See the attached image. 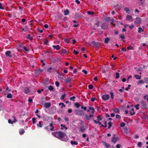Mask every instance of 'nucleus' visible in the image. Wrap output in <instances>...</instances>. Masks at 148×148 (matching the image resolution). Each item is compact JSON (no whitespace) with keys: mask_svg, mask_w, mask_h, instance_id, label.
Instances as JSON below:
<instances>
[{"mask_svg":"<svg viewBox=\"0 0 148 148\" xmlns=\"http://www.w3.org/2000/svg\"><path fill=\"white\" fill-rule=\"evenodd\" d=\"M52 134L53 136L62 141L66 142L68 140V138L65 133L61 132H53Z\"/></svg>","mask_w":148,"mask_h":148,"instance_id":"f257e3e1","label":"nucleus"},{"mask_svg":"<svg viewBox=\"0 0 148 148\" xmlns=\"http://www.w3.org/2000/svg\"><path fill=\"white\" fill-rule=\"evenodd\" d=\"M45 129L48 131L49 130H51V131H53L54 129V127L53 126V123L51 122L49 124V126H46L45 127Z\"/></svg>","mask_w":148,"mask_h":148,"instance_id":"f03ea898","label":"nucleus"},{"mask_svg":"<svg viewBox=\"0 0 148 148\" xmlns=\"http://www.w3.org/2000/svg\"><path fill=\"white\" fill-rule=\"evenodd\" d=\"M89 114V115L88 116L86 114H85L84 116V118L88 121L90 120L91 118L93 119V115L92 114H91L90 113Z\"/></svg>","mask_w":148,"mask_h":148,"instance_id":"7ed1b4c3","label":"nucleus"},{"mask_svg":"<svg viewBox=\"0 0 148 148\" xmlns=\"http://www.w3.org/2000/svg\"><path fill=\"white\" fill-rule=\"evenodd\" d=\"M47 71L50 73H52L56 71V69L52 67H48L47 69Z\"/></svg>","mask_w":148,"mask_h":148,"instance_id":"20e7f679","label":"nucleus"},{"mask_svg":"<svg viewBox=\"0 0 148 148\" xmlns=\"http://www.w3.org/2000/svg\"><path fill=\"white\" fill-rule=\"evenodd\" d=\"M83 17V16L81 14L76 13L74 15V17L77 19H80Z\"/></svg>","mask_w":148,"mask_h":148,"instance_id":"39448f33","label":"nucleus"},{"mask_svg":"<svg viewBox=\"0 0 148 148\" xmlns=\"http://www.w3.org/2000/svg\"><path fill=\"white\" fill-rule=\"evenodd\" d=\"M142 22L141 18L139 17H136V20L134 21V23L135 24H140Z\"/></svg>","mask_w":148,"mask_h":148,"instance_id":"423d86ee","label":"nucleus"},{"mask_svg":"<svg viewBox=\"0 0 148 148\" xmlns=\"http://www.w3.org/2000/svg\"><path fill=\"white\" fill-rule=\"evenodd\" d=\"M142 108H146L147 106L146 102L144 101H141L140 102Z\"/></svg>","mask_w":148,"mask_h":148,"instance_id":"0eeeda50","label":"nucleus"},{"mask_svg":"<svg viewBox=\"0 0 148 148\" xmlns=\"http://www.w3.org/2000/svg\"><path fill=\"white\" fill-rule=\"evenodd\" d=\"M102 99L104 100H106L109 99L110 96L109 95H103L102 97Z\"/></svg>","mask_w":148,"mask_h":148,"instance_id":"6e6552de","label":"nucleus"},{"mask_svg":"<svg viewBox=\"0 0 148 148\" xmlns=\"http://www.w3.org/2000/svg\"><path fill=\"white\" fill-rule=\"evenodd\" d=\"M86 127L85 126H83L79 128V131L80 132H83L86 130Z\"/></svg>","mask_w":148,"mask_h":148,"instance_id":"1a4fd4ad","label":"nucleus"},{"mask_svg":"<svg viewBox=\"0 0 148 148\" xmlns=\"http://www.w3.org/2000/svg\"><path fill=\"white\" fill-rule=\"evenodd\" d=\"M77 114L78 115H84V112L82 110H77L76 111Z\"/></svg>","mask_w":148,"mask_h":148,"instance_id":"9d476101","label":"nucleus"},{"mask_svg":"<svg viewBox=\"0 0 148 148\" xmlns=\"http://www.w3.org/2000/svg\"><path fill=\"white\" fill-rule=\"evenodd\" d=\"M11 52L10 51H6L5 53V55L6 57H8L9 58H11L12 57V56L11 54Z\"/></svg>","mask_w":148,"mask_h":148,"instance_id":"9b49d317","label":"nucleus"},{"mask_svg":"<svg viewBox=\"0 0 148 148\" xmlns=\"http://www.w3.org/2000/svg\"><path fill=\"white\" fill-rule=\"evenodd\" d=\"M126 19L128 21L132 22V17L130 15H127L126 18Z\"/></svg>","mask_w":148,"mask_h":148,"instance_id":"f8f14e48","label":"nucleus"},{"mask_svg":"<svg viewBox=\"0 0 148 148\" xmlns=\"http://www.w3.org/2000/svg\"><path fill=\"white\" fill-rule=\"evenodd\" d=\"M24 93L26 94H28L30 92L29 89L27 87H25L24 88Z\"/></svg>","mask_w":148,"mask_h":148,"instance_id":"ddd939ff","label":"nucleus"},{"mask_svg":"<svg viewBox=\"0 0 148 148\" xmlns=\"http://www.w3.org/2000/svg\"><path fill=\"white\" fill-rule=\"evenodd\" d=\"M91 43L95 47H98L99 46V43L98 42H95V41H92Z\"/></svg>","mask_w":148,"mask_h":148,"instance_id":"4468645a","label":"nucleus"},{"mask_svg":"<svg viewBox=\"0 0 148 148\" xmlns=\"http://www.w3.org/2000/svg\"><path fill=\"white\" fill-rule=\"evenodd\" d=\"M51 106V103L50 102L45 103L44 104V107L46 108H49Z\"/></svg>","mask_w":148,"mask_h":148,"instance_id":"2eb2a0df","label":"nucleus"},{"mask_svg":"<svg viewBox=\"0 0 148 148\" xmlns=\"http://www.w3.org/2000/svg\"><path fill=\"white\" fill-rule=\"evenodd\" d=\"M65 82L66 83H70L72 81V79L68 78L64 80Z\"/></svg>","mask_w":148,"mask_h":148,"instance_id":"dca6fc26","label":"nucleus"},{"mask_svg":"<svg viewBox=\"0 0 148 148\" xmlns=\"http://www.w3.org/2000/svg\"><path fill=\"white\" fill-rule=\"evenodd\" d=\"M89 109H87V112H89L90 111V110H92V111L91 112L92 114H93L95 111V110L94 108L91 107H89Z\"/></svg>","mask_w":148,"mask_h":148,"instance_id":"f3484780","label":"nucleus"},{"mask_svg":"<svg viewBox=\"0 0 148 148\" xmlns=\"http://www.w3.org/2000/svg\"><path fill=\"white\" fill-rule=\"evenodd\" d=\"M52 47L54 49H56L57 50H58L60 49V46L59 45H52Z\"/></svg>","mask_w":148,"mask_h":148,"instance_id":"a211bd4d","label":"nucleus"},{"mask_svg":"<svg viewBox=\"0 0 148 148\" xmlns=\"http://www.w3.org/2000/svg\"><path fill=\"white\" fill-rule=\"evenodd\" d=\"M25 130L23 129H21L19 130V132L20 135H23L25 133Z\"/></svg>","mask_w":148,"mask_h":148,"instance_id":"6ab92c4d","label":"nucleus"},{"mask_svg":"<svg viewBox=\"0 0 148 148\" xmlns=\"http://www.w3.org/2000/svg\"><path fill=\"white\" fill-rule=\"evenodd\" d=\"M118 140V139L117 138L113 137L112 138V141L114 143H115Z\"/></svg>","mask_w":148,"mask_h":148,"instance_id":"aec40b11","label":"nucleus"},{"mask_svg":"<svg viewBox=\"0 0 148 148\" xmlns=\"http://www.w3.org/2000/svg\"><path fill=\"white\" fill-rule=\"evenodd\" d=\"M113 110L116 113H119L120 109L118 108H113Z\"/></svg>","mask_w":148,"mask_h":148,"instance_id":"412c9836","label":"nucleus"},{"mask_svg":"<svg viewBox=\"0 0 148 148\" xmlns=\"http://www.w3.org/2000/svg\"><path fill=\"white\" fill-rule=\"evenodd\" d=\"M61 127V129L62 130H64V129H65V130H66L68 129V128L65 126L63 124H61L60 125Z\"/></svg>","mask_w":148,"mask_h":148,"instance_id":"4be33fe9","label":"nucleus"},{"mask_svg":"<svg viewBox=\"0 0 148 148\" xmlns=\"http://www.w3.org/2000/svg\"><path fill=\"white\" fill-rule=\"evenodd\" d=\"M93 121L95 124H97V123H98L99 125H100L101 126V125L102 124H101V123L100 122V121H97L96 120L93 119Z\"/></svg>","mask_w":148,"mask_h":148,"instance_id":"5701e85b","label":"nucleus"},{"mask_svg":"<svg viewBox=\"0 0 148 148\" xmlns=\"http://www.w3.org/2000/svg\"><path fill=\"white\" fill-rule=\"evenodd\" d=\"M64 15H67L69 14V11L68 9H66V10H64Z\"/></svg>","mask_w":148,"mask_h":148,"instance_id":"b1692460","label":"nucleus"},{"mask_svg":"<svg viewBox=\"0 0 148 148\" xmlns=\"http://www.w3.org/2000/svg\"><path fill=\"white\" fill-rule=\"evenodd\" d=\"M71 144L73 145H77L78 144V143L76 142V141H73V140H72L70 142Z\"/></svg>","mask_w":148,"mask_h":148,"instance_id":"393cba45","label":"nucleus"},{"mask_svg":"<svg viewBox=\"0 0 148 148\" xmlns=\"http://www.w3.org/2000/svg\"><path fill=\"white\" fill-rule=\"evenodd\" d=\"M138 29V32L139 33H141V32H143L144 31V29H143L141 27H139Z\"/></svg>","mask_w":148,"mask_h":148,"instance_id":"a878e982","label":"nucleus"},{"mask_svg":"<svg viewBox=\"0 0 148 148\" xmlns=\"http://www.w3.org/2000/svg\"><path fill=\"white\" fill-rule=\"evenodd\" d=\"M22 30L23 31L25 32H28V31L29 29L26 26H25V28H22Z\"/></svg>","mask_w":148,"mask_h":148,"instance_id":"bb28decb","label":"nucleus"},{"mask_svg":"<svg viewBox=\"0 0 148 148\" xmlns=\"http://www.w3.org/2000/svg\"><path fill=\"white\" fill-rule=\"evenodd\" d=\"M103 144L107 148H108L111 146V145L110 144H108L106 142H104Z\"/></svg>","mask_w":148,"mask_h":148,"instance_id":"cd10ccee","label":"nucleus"},{"mask_svg":"<svg viewBox=\"0 0 148 148\" xmlns=\"http://www.w3.org/2000/svg\"><path fill=\"white\" fill-rule=\"evenodd\" d=\"M109 40L110 39L109 38L107 37L104 40V43H108V42Z\"/></svg>","mask_w":148,"mask_h":148,"instance_id":"c85d7f7f","label":"nucleus"},{"mask_svg":"<svg viewBox=\"0 0 148 148\" xmlns=\"http://www.w3.org/2000/svg\"><path fill=\"white\" fill-rule=\"evenodd\" d=\"M108 128L110 129L112 126V122L111 121H110L108 123Z\"/></svg>","mask_w":148,"mask_h":148,"instance_id":"c756f323","label":"nucleus"},{"mask_svg":"<svg viewBox=\"0 0 148 148\" xmlns=\"http://www.w3.org/2000/svg\"><path fill=\"white\" fill-rule=\"evenodd\" d=\"M75 105L77 108H78L80 106V104L78 102H76L75 103Z\"/></svg>","mask_w":148,"mask_h":148,"instance_id":"7c9ffc66","label":"nucleus"},{"mask_svg":"<svg viewBox=\"0 0 148 148\" xmlns=\"http://www.w3.org/2000/svg\"><path fill=\"white\" fill-rule=\"evenodd\" d=\"M49 41L46 39H44V44L45 45H48L47 43Z\"/></svg>","mask_w":148,"mask_h":148,"instance_id":"2f4dec72","label":"nucleus"},{"mask_svg":"<svg viewBox=\"0 0 148 148\" xmlns=\"http://www.w3.org/2000/svg\"><path fill=\"white\" fill-rule=\"evenodd\" d=\"M126 124L125 123L123 122H122L120 124V126L121 127H124L125 126Z\"/></svg>","mask_w":148,"mask_h":148,"instance_id":"473e14b6","label":"nucleus"},{"mask_svg":"<svg viewBox=\"0 0 148 148\" xmlns=\"http://www.w3.org/2000/svg\"><path fill=\"white\" fill-rule=\"evenodd\" d=\"M64 40L65 42L68 43L70 42V39L67 38H65Z\"/></svg>","mask_w":148,"mask_h":148,"instance_id":"72a5a7b5","label":"nucleus"},{"mask_svg":"<svg viewBox=\"0 0 148 148\" xmlns=\"http://www.w3.org/2000/svg\"><path fill=\"white\" fill-rule=\"evenodd\" d=\"M49 80V78H46L44 81V83H45L46 85H47L48 84V82Z\"/></svg>","mask_w":148,"mask_h":148,"instance_id":"f704fd0d","label":"nucleus"},{"mask_svg":"<svg viewBox=\"0 0 148 148\" xmlns=\"http://www.w3.org/2000/svg\"><path fill=\"white\" fill-rule=\"evenodd\" d=\"M26 38L27 39H29L30 40H32V37H31V35L30 34H28L27 36H26Z\"/></svg>","mask_w":148,"mask_h":148,"instance_id":"c9c22d12","label":"nucleus"},{"mask_svg":"<svg viewBox=\"0 0 148 148\" xmlns=\"http://www.w3.org/2000/svg\"><path fill=\"white\" fill-rule=\"evenodd\" d=\"M6 97L8 98H12V95L10 93H8L7 95L6 96Z\"/></svg>","mask_w":148,"mask_h":148,"instance_id":"e433bc0d","label":"nucleus"},{"mask_svg":"<svg viewBox=\"0 0 148 148\" xmlns=\"http://www.w3.org/2000/svg\"><path fill=\"white\" fill-rule=\"evenodd\" d=\"M105 24L104 23H103L101 24V29H105Z\"/></svg>","mask_w":148,"mask_h":148,"instance_id":"4c0bfd02","label":"nucleus"},{"mask_svg":"<svg viewBox=\"0 0 148 148\" xmlns=\"http://www.w3.org/2000/svg\"><path fill=\"white\" fill-rule=\"evenodd\" d=\"M23 49H24L26 52H28L29 51V48H27L25 46H23Z\"/></svg>","mask_w":148,"mask_h":148,"instance_id":"58836bf2","label":"nucleus"},{"mask_svg":"<svg viewBox=\"0 0 148 148\" xmlns=\"http://www.w3.org/2000/svg\"><path fill=\"white\" fill-rule=\"evenodd\" d=\"M135 77L137 79H141V76H139L137 75H134Z\"/></svg>","mask_w":148,"mask_h":148,"instance_id":"ea45409f","label":"nucleus"},{"mask_svg":"<svg viewBox=\"0 0 148 148\" xmlns=\"http://www.w3.org/2000/svg\"><path fill=\"white\" fill-rule=\"evenodd\" d=\"M110 95H111V98L112 99H114V93L112 92H111L110 93Z\"/></svg>","mask_w":148,"mask_h":148,"instance_id":"a19ab883","label":"nucleus"},{"mask_svg":"<svg viewBox=\"0 0 148 148\" xmlns=\"http://www.w3.org/2000/svg\"><path fill=\"white\" fill-rule=\"evenodd\" d=\"M124 130H125L124 133H128V128L127 127H125L124 128Z\"/></svg>","mask_w":148,"mask_h":148,"instance_id":"79ce46f5","label":"nucleus"},{"mask_svg":"<svg viewBox=\"0 0 148 148\" xmlns=\"http://www.w3.org/2000/svg\"><path fill=\"white\" fill-rule=\"evenodd\" d=\"M61 50L62 53L66 54L67 53V50L65 49H62Z\"/></svg>","mask_w":148,"mask_h":148,"instance_id":"37998d69","label":"nucleus"},{"mask_svg":"<svg viewBox=\"0 0 148 148\" xmlns=\"http://www.w3.org/2000/svg\"><path fill=\"white\" fill-rule=\"evenodd\" d=\"M124 10L127 12H129L130 11V9L127 7L125 8L124 9Z\"/></svg>","mask_w":148,"mask_h":148,"instance_id":"c03bdc74","label":"nucleus"},{"mask_svg":"<svg viewBox=\"0 0 148 148\" xmlns=\"http://www.w3.org/2000/svg\"><path fill=\"white\" fill-rule=\"evenodd\" d=\"M87 14L89 15H94L95 12H93L88 11Z\"/></svg>","mask_w":148,"mask_h":148,"instance_id":"a18cd8bd","label":"nucleus"},{"mask_svg":"<svg viewBox=\"0 0 148 148\" xmlns=\"http://www.w3.org/2000/svg\"><path fill=\"white\" fill-rule=\"evenodd\" d=\"M107 122L106 121H105L104 123V124L105 125H101V126L102 127H107Z\"/></svg>","mask_w":148,"mask_h":148,"instance_id":"49530a36","label":"nucleus"},{"mask_svg":"<svg viewBox=\"0 0 148 148\" xmlns=\"http://www.w3.org/2000/svg\"><path fill=\"white\" fill-rule=\"evenodd\" d=\"M93 86L92 84H90L88 86V88L90 89H92L93 88Z\"/></svg>","mask_w":148,"mask_h":148,"instance_id":"de8ad7c7","label":"nucleus"},{"mask_svg":"<svg viewBox=\"0 0 148 148\" xmlns=\"http://www.w3.org/2000/svg\"><path fill=\"white\" fill-rule=\"evenodd\" d=\"M110 19V18L109 17H106L105 18V20L106 21H108Z\"/></svg>","mask_w":148,"mask_h":148,"instance_id":"09e8293b","label":"nucleus"},{"mask_svg":"<svg viewBox=\"0 0 148 148\" xmlns=\"http://www.w3.org/2000/svg\"><path fill=\"white\" fill-rule=\"evenodd\" d=\"M75 96H73L72 97H70V99L71 101H75Z\"/></svg>","mask_w":148,"mask_h":148,"instance_id":"8fccbe9b","label":"nucleus"},{"mask_svg":"<svg viewBox=\"0 0 148 148\" xmlns=\"http://www.w3.org/2000/svg\"><path fill=\"white\" fill-rule=\"evenodd\" d=\"M53 87L51 86H49L48 87L49 90L50 91L53 90Z\"/></svg>","mask_w":148,"mask_h":148,"instance_id":"3c124183","label":"nucleus"},{"mask_svg":"<svg viewBox=\"0 0 148 148\" xmlns=\"http://www.w3.org/2000/svg\"><path fill=\"white\" fill-rule=\"evenodd\" d=\"M121 117L120 115L118 114H116V118L117 119H120L121 118Z\"/></svg>","mask_w":148,"mask_h":148,"instance_id":"603ef678","label":"nucleus"},{"mask_svg":"<svg viewBox=\"0 0 148 148\" xmlns=\"http://www.w3.org/2000/svg\"><path fill=\"white\" fill-rule=\"evenodd\" d=\"M102 118H101L100 116L99 115L97 117V121H100L102 120Z\"/></svg>","mask_w":148,"mask_h":148,"instance_id":"864d4df0","label":"nucleus"},{"mask_svg":"<svg viewBox=\"0 0 148 148\" xmlns=\"http://www.w3.org/2000/svg\"><path fill=\"white\" fill-rule=\"evenodd\" d=\"M41 122L40 121L39 122V123L37 124V126L38 127H42V125H41Z\"/></svg>","mask_w":148,"mask_h":148,"instance_id":"5fc2aeb1","label":"nucleus"},{"mask_svg":"<svg viewBox=\"0 0 148 148\" xmlns=\"http://www.w3.org/2000/svg\"><path fill=\"white\" fill-rule=\"evenodd\" d=\"M144 82L147 83H148V77H145L144 79Z\"/></svg>","mask_w":148,"mask_h":148,"instance_id":"6e6d98bb","label":"nucleus"},{"mask_svg":"<svg viewBox=\"0 0 148 148\" xmlns=\"http://www.w3.org/2000/svg\"><path fill=\"white\" fill-rule=\"evenodd\" d=\"M144 98L148 101V95H147L144 96Z\"/></svg>","mask_w":148,"mask_h":148,"instance_id":"4d7b16f0","label":"nucleus"},{"mask_svg":"<svg viewBox=\"0 0 148 148\" xmlns=\"http://www.w3.org/2000/svg\"><path fill=\"white\" fill-rule=\"evenodd\" d=\"M8 123H11V124H13V122H14V121H11V119H8Z\"/></svg>","mask_w":148,"mask_h":148,"instance_id":"13d9d810","label":"nucleus"},{"mask_svg":"<svg viewBox=\"0 0 148 148\" xmlns=\"http://www.w3.org/2000/svg\"><path fill=\"white\" fill-rule=\"evenodd\" d=\"M37 30L38 32H40L41 33H42L43 32V30H42L40 29L39 28H38Z\"/></svg>","mask_w":148,"mask_h":148,"instance_id":"bf43d9fd","label":"nucleus"},{"mask_svg":"<svg viewBox=\"0 0 148 148\" xmlns=\"http://www.w3.org/2000/svg\"><path fill=\"white\" fill-rule=\"evenodd\" d=\"M119 36L121 39H124L125 38L124 35L123 34H121Z\"/></svg>","mask_w":148,"mask_h":148,"instance_id":"052dcab7","label":"nucleus"},{"mask_svg":"<svg viewBox=\"0 0 148 148\" xmlns=\"http://www.w3.org/2000/svg\"><path fill=\"white\" fill-rule=\"evenodd\" d=\"M116 79H118L119 77V73H116Z\"/></svg>","mask_w":148,"mask_h":148,"instance_id":"680f3d73","label":"nucleus"},{"mask_svg":"<svg viewBox=\"0 0 148 148\" xmlns=\"http://www.w3.org/2000/svg\"><path fill=\"white\" fill-rule=\"evenodd\" d=\"M131 86V85L130 84H129L128 85V87H126L125 88V90L127 91L129 89H130V87Z\"/></svg>","mask_w":148,"mask_h":148,"instance_id":"e2e57ef3","label":"nucleus"},{"mask_svg":"<svg viewBox=\"0 0 148 148\" xmlns=\"http://www.w3.org/2000/svg\"><path fill=\"white\" fill-rule=\"evenodd\" d=\"M73 53L75 55H77L79 53V52L76 51L75 49L73 50Z\"/></svg>","mask_w":148,"mask_h":148,"instance_id":"0e129e2a","label":"nucleus"},{"mask_svg":"<svg viewBox=\"0 0 148 148\" xmlns=\"http://www.w3.org/2000/svg\"><path fill=\"white\" fill-rule=\"evenodd\" d=\"M100 22L99 21H98L95 24V25L97 27H99V26Z\"/></svg>","mask_w":148,"mask_h":148,"instance_id":"69168bd1","label":"nucleus"},{"mask_svg":"<svg viewBox=\"0 0 148 148\" xmlns=\"http://www.w3.org/2000/svg\"><path fill=\"white\" fill-rule=\"evenodd\" d=\"M82 72L83 73H84L86 75L87 74V73H88L87 71H86V70H84V69H83L82 71Z\"/></svg>","mask_w":148,"mask_h":148,"instance_id":"338daca9","label":"nucleus"},{"mask_svg":"<svg viewBox=\"0 0 148 148\" xmlns=\"http://www.w3.org/2000/svg\"><path fill=\"white\" fill-rule=\"evenodd\" d=\"M55 84L56 86L58 87L59 86L60 83L58 81H56Z\"/></svg>","mask_w":148,"mask_h":148,"instance_id":"774afa93","label":"nucleus"}]
</instances>
